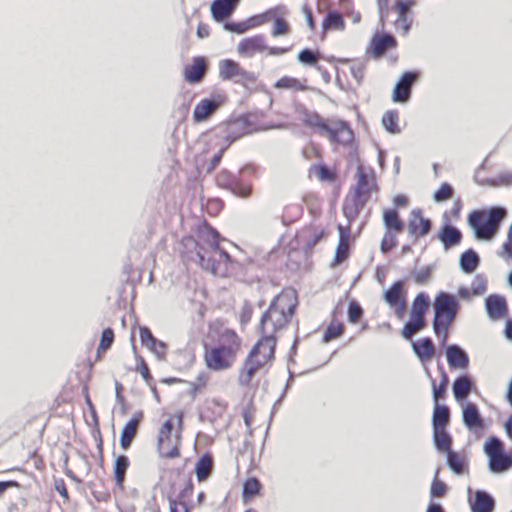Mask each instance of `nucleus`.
I'll use <instances>...</instances> for the list:
<instances>
[{
  "label": "nucleus",
  "instance_id": "obj_57",
  "mask_svg": "<svg viewBox=\"0 0 512 512\" xmlns=\"http://www.w3.org/2000/svg\"><path fill=\"white\" fill-rule=\"evenodd\" d=\"M446 382H447V376L444 373L442 375V384L440 385L439 388H437L435 382L432 381L433 397H434V400H435L436 404H438V399L440 397H442V395L444 393Z\"/></svg>",
  "mask_w": 512,
  "mask_h": 512
},
{
  "label": "nucleus",
  "instance_id": "obj_45",
  "mask_svg": "<svg viewBox=\"0 0 512 512\" xmlns=\"http://www.w3.org/2000/svg\"><path fill=\"white\" fill-rule=\"evenodd\" d=\"M498 255L505 261H512V223L507 234V241L502 245Z\"/></svg>",
  "mask_w": 512,
  "mask_h": 512
},
{
  "label": "nucleus",
  "instance_id": "obj_56",
  "mask_svg": "<svg viewBox=\"0 0 512 512\" xmlns=\"http://www.w3.org/2000/svg\"><path fill=\"white\" fill-rule=\"evenodd\" d=\"M288 32V25L287 23L281 19L277 18L274 23V28L272 31V34L274 37L285 35Z\"/></svg>",
  "mask_w": 512,
  "mask_h": 512
},
{
  "label": "nucleus",
  "instance_id": "obj_51",
  "mask_svg": "<svg viewBox=\"0 0 512 512\" xmlns=\"http://www.w3.org/2000/svg\"><path fill=\"white\" fill-rule=\"evenodd\" d=\"M113 340H114L113 330L110 328L105 329L101 336L99 350L109 349L113 343Z\"/></svg>",
  "mask_w": 512,
  "mask_h": 512
},
{
  "label": "nucleus",
  "instance_id": "obj_60",
  "mask_svg": "<svg viewBox=\"0 0 512 512\" xmlns=\"http://www.w3.org/2000/svg\"><path fill=\"white\" fill-rule=\"evenodd\" d=\"M138 371L142 375L143 379L148 383L151 379V376L149 374V369L144 361H141V363L139 364Z\"/></svg>",
  "mask_w": 512,
  "mask_h": 512
},
{
  "label": "nucleus",
  "instance_id": "obj_44",
  "mask_svg": "<svg viewBox=\"0 0 512 512\" xmlns=\"http://www.w3.org/2000/svg\"><path fill=\"white\" fill-rule=\"evenodd\" d=\"M211 470V460L209 457H202L196 464V474L199 481L205 480Z\"/></svg>",
  "mask_w": 512,
  "mask_h": 512
},
{
  "label": "nucleus",
  "instance_id": "obj_48",
  "mask_svg": "<svg viewBox=\"0 0 512 512\" xmlns=\"http://www.w3.org/2000/svg\"><path fill=\"white\" fill-rule=\"evenodd\" d=\"M342 331H343V327L341 324L337 323H333L331 324L326 332H325V335H324V338H323V341L325 343L331 341L332 339H335L337 337H339L341 334H342Z\"/></svg>",
  "mask_w": 512,
  "mask_h": 512
},
{
  "label": "nucleus",
  "instance_id": "obj_15",
  "mask_svg": "<svg viewBox=\"0 0 512 512\" xmlns=\"http://www.w3.org/2000/svg\"><path fill=\"white\" fill-rule=\"evenodd\" d=\"M463 422L468 429H481L483 427V421L479 414L476 405L472 403L463 404L462 408Z\"/></svg>",
  "mask_w": 512,
  "mask_h": 512
},
{
  "label": "nucleus",
  "instance_id": "obj_2",
  "mask_svg": "<svg viewBox=\"0 0 512 512\" xmlns=\"http://www.w3.org/2000/svg\"><path fill=\"white\" fill-rule=\"evenodd\" d=\"M296 305L297 295L294 290H283L277 295L261 319L262 335L274 337V333L287 324Z\"/></svg>",
  "mask_w": 512,
  "mask_h": 512
},
{
  "label": "nucleus",
  "instance_id": "obj_10",
  "mask_svg": "<svg viewBox=\"0 0 512 512\" xmlns=\"http://www.w3.org/2000/svg\"><path fill=\"white\" fill-rule=\"evenodd\" d=\"M226 102V97L221 94L214 95L210 99H203L194 109L193 117L196 122L207 120L221 105Z\"/></svg>",
  "mask_w": 512,
  "mask_h": 512
},
{
  "label": "nucleus",
  "instance_id": "obj_43",
  "mask_svg": "<svg viewBox=\"0 0 512 512\" xmlns=\"http://www.w3.org/2000/svg\"><path fill=\"white\" fill-rule=\"evenodd\" d=\"M402 297V284L400 282L394 283V285L385 293V300L390 305H397L401 301Z\"/></svg>",
  "mask_w": 512,
  "mask_h": 512
},
{
  "label": "nucleus",
  "instance_id": "obj_1",
  "mask_svg": "<svg viewBox=\"0 0 512 512\" xmlns=\"http://www.w3.org/2000/svg\"><path fill=\"white\" fill-rule=\"evenodd\" d=\"M242 349L240 337L231 329L220 331L215 345L205 349L206 367L214 372H222L233 367Z\"/></svg>",
  "mask_w": 512,
  "mask_h": 512
},
{
  "label": "nucleus",
  "instance_id": "obj_3",
  "mask_svg": "<svg viewBox=\"0 0 512 512\" xmlns=\"http://www.w3.org/2000/svg\"><path fill=\"white\" fill-rule=\"evenodd\" d=\"M505 216L504 208L494 207L489 210L472 212L469 215L468 223L478 240L490 241L498 233L500 223Z\"/></svg>",
  "mask_w": 512,
  "mask_h": 512
},
{
  "label": "nucleus",
  "instance_id": "obj_64",
  "mask_svg": "<svg viewBox=\"0 0 512 512\" xmlns=\"http://www.w3.org/2000/svg\"><path fill=\"white\" fill-rule=\"evenodd\" d=\"M394 203L396 206H405L407 204V198L404 195H397L394 198Z\"/></svg>",
  "mask_w": 512,
  "mask_h": 512
},
{
  "label": "nucleus",
  "instance_id": "obj_62",
  "mask_svg": "<svg viewBox=\"0 0 512 512\" xmlns=\"http://www.w3.org/2000/svg\"><path fill=\"white\" fill-rule=\"evenodd\" d=\"M18 483L15 481H6V482H0V497L2 494L11 487H17Z\"/></svg>",
  "mask_w": 512,
  "mask_h": 512
},
{
  "label": "nucleus",
  "instance_id": "obj_6",
  "mask_svg": "<svg viewBox=\"0 0 512 512\" xmlns=\"http://www.w3.org/2000/svg\"><path fill=\"white\" fill-rule=\"evenodd\" d=\"M458 308L459 304L456 297L445 292H441L436 296L433 327L438 336H443V341H446L448 327L454 320Z\"/></svg>",
  "mask_w": 512,
  "mask_h": 512
},
{
  "label": "nucleus",
  "instance_id": "obj_38",
  "mask_svg": "<svg viewBox=\"0 0 512 512\" xmlns=\"http://www.w3.org/2000/svg\"><path fill=\"white\" fill-rule=\"evenodd\" d=\"M425 326V319L424 318H416L410 316L409 322L404 326L402 331V336L405 339H411V337L422 330Z\"/></svg>",
  "mask_w": 512,
  "mask_h": 512
},
{
  "label": "nucleus",
  "instance_id": "obj_29",
  "mask_svg": "<svg viewBox=\"0 0 512 512\" xmlns=\"http://www.w3.org/2000/svg\"><path fill=\"white\" fill-rule=\"evenodd\" d=\"M395 45H396L395 39L393 38V36H391L389 34H377L374 36V38L372 40V48H373L374 53L377 56L384 53V51L387 48L395 47Z\"/></svg>",
  "mask_w": 512,
  "mask_h": 512
},
{
  "label": "nucleus",
  "instance_id": "obj_55",
  "mask_svg": "<svg viewBox=\"0 0 512 512\" xmlns=\"http://www.w3.org/2000/svg\"><path fill=\"white\" fill-rule=\"evenodd\" d=\"M298 60L303 64L312 66L316 64L317 57L312 51L305 49L299 53Z\"/></svg>",
  "mask_w": 512,
  "mask_h": 512
},
{
  "label": "nucleus",
  "instance_id": "obj_5",
  "mask_svg": "<svg viewBox=\"0 0 512 512\" xmlns=\"http://www.w3.org/2000/svg\"><path fill=\"white\" fill-rule=\"evenodd\" d=\"M202 235L210 245L211 256L206 258L201 250H199L197 257L200 265L216 276H226L228 273L229 256L218 247V233L211 228H205L202 231Z\"/></svg>",
  "mask_w": 512,
  "mask_h": 512
},
{
  "label": "nucleus",
  "instance_id": "obj_28",
  "mask_svg": "<svg viewBox=\"0 0 512 512\" xmlns=\"http://www.w3.org/2000/svg\"><path fill=\"white\" fill-rule=\"evenodd\" d=\"M473 512H492L494 507L493 499L485 492L478 491L475 501L471 504Z\"/></svg>",
  "mask_w": 512,
  "mask_h": 512
},
{
  "label": "nucleus",
  "instance_id": "obj_58",
  "mask_svg": "<svg viewBox=\"0 0 512 512\" xmlns=\"http://www.w3.org/2000/svg\"><path fill=\"white\" fill-rule=\"evenodd\" d=\"M395 245V237L391 232H388L385 234L382 243H381V249L383 252H387L391 250Z\"/></svg>",
  "mask_w": 512,
  "mask_h": 512
},
{
  "label": "nucleus",
  "instance_id": "obj_39",
  "mask_svg": "<svg viewBox=\"0 0 512 512\" xmlns=\"http://www.w3.org/2000/svg\"><path fill=\"white\" fill-rule=\"evenodd\" d=\"M128 466L129 460L126 456L121 455L116 458L114 463V474L118 486H122Z\"/></svg>",
  "mask_w": 512,
  "mask_h": 512
},
{
  "label": "nucleus",
  "instance_id": "obj_7",
  "mask_svg": "<svg viewBox=\"0 0 512 512\" xmlns=\"http://www.w3.org/2000/svg\"><path fill=\"white\" fill-rule=\"evenodd\" d=\"M305 122L318 129L319 133L327 136L332 142L348 144L353 139V133L343 122L325 123L317 115L307 116Z\"/></svg>",
  "mask_w": 512,
  "mask_h": 512
},
{
  "label": "nucleus",
  "instance_id": "obj_52",
  "mask_svg": "<svg viewBox=\"0 0 512 512\" xmlns=\"http://www.w3.org/2000/svg\"><path fill=\"white\" fill-rule=\"evenodd\" d=\"M412 25V18L409 15H398V18L395 22L396 29H401L403 35H407L410 27Z\"/></svg>",
  "mask_w": 512,
  "mask_h": 512
},
{
  "label": "nucleus",
  "instance_id": "obj_63",
  "mask_svg": "<svg viewBox=\"0 0 512 512\" xmlns=\"http://www.w3.org/2000/svg\"><path fill=\"white\" fill-rule=\"evenodd\" d=\"M197 35L199 38H205L209 35V28L206 25L200 24L197 28Z\"/></svg>",
  "mask_w": 512,
  "mask_h": 512
},
{
  "label": "nucleus",
  "instance_id": "obj_13",
  "mask_svg": "<svg viewBox=\"0 0 512 512\" xmlns=\"http://www.w3.org/2000/svg\"><path fill=\"white\" fill-rule=\"evenodd\" d=\"M431 223L423 218L420 210H413L408 224V229L413 236H423L430 230Z\"/></svg>",
  "mask_w": 512,
  "mask_h": 512
},
{
  "label": "nucleus",
  "instance_id": "obj_4",
  "mask_svg": "<svg viewBox=\"0 0 512 512\" xmlns=\"http://www.w3.org/2000/svg\"><path fill=\"white\" fill-rule=\"evenodd\" d=\"M182 414L170 416L161 426L158 434V451L162 457L179 456L182 434Z\"/></svg>",
  "mask_w": 512,
  "mask_h": 512
},
{
  "label": "nucleus",
  "instance_id": "obj_26",
  "mask_svg": "<svg viewBox=\"0 0 512 512\" xmlns=\"http://www.w3.org/2000/svg\"><path fill=\"white\" fill-rule=\"evenodd\" d=\"M323 35L329 30L343 31L345 22L342 15L337 11H329L322 23Z\"/></svg>",
  "mask_w": 512,
  "mask_h": 512
},
{
  "label": "nucleus",
  "instance_id": "obj_53",
  "mask_svg": "<svg viewBox=\"0 0 512 512\" xmlns=\"http://www.w3.org/2000/svg\"><path fill=\"white\" fill-rule=\"evenodd\" d=\"M439 469H437L434 481L431 486V495L433 497H441L446 492V485L437 479Z\"/></svg>",
  "mask_w": 512,
  "mask_h": 512
},
{
  "label": "nucleus",
  "instance_id": "obj_16",
  "mask_svg": "<svg viewBox=\"0 0 512 512\" xmlns=\"http://www.w3.org/2000/svg\"><path fill=\"white\" fill-rule=\"evenodd\" d=\"M446 357L451 368L465 369L468 366L467 354L457 345L446 348Z\"/></svg>",
  "mask_w": 512,
  "mask_h": 512
},
{
  "label": "nucleus",
  "instance_id": "obj_32",
  "mask_svg": "<svg viewBox=\"0 0 512 512\" xmlns=\"http://www.w3.org/2000/svg\"><path fill=\"white\" fill-rule=\"evenodd\" d=\"M193 492V485L188 483L184 490L179 495L180 501H170V512H189V508L185 503L186 498H188Z\"/></svg>",
  "mask_w": 512,
  "mask_h": 512
},
{
  "label": "nucleus",
  "instance_id": "obj_30",
  "mask_svg": "<svg viewBox=\"0 0 512 512\" xmlns=\"http://www.w3.org/2000/svg\"><path fill=\"white\" fill-rule=\"evenodd\" d=\"M241 74L239 65L232 60H222L219 64V75L222 79L230 80Z\"/></svg>",
  "mask_w": 512,
  "mask_h": 512
},
{
  "label": "nucleus",
  "instance_id": "obj_54",
  "mask_svg": "<svg viewBox=\"0 0 512 512\" xmlns=\"http://www.w3.org/2000/svg\"><path fill=\"white\" fill-rule=\"evenodd\" d=\"M140 339L143 346L149 349V347L157 340L147 327H140Z\"/></svg>",
  "mask_w": 512,
  "mask_h": 512
},
{
  "label": "nucleus",
  "instance_id": "obj_17",
  "mask_svg": "<svg viewBox=\"0 0 512 512\" xmlns=\"http://www.w3.org/2000/svg\"><path fill=\"white\" fill-rule=\"evenodd\" d=\"M141 417V414L137 415L136 417L128 421L126 425L123 427L121 432L120 445L124 450H127L131 446L137 434Z\"/></svg>",
  "mask_w": 512,
  "mask_h": 512
},
{
  "label": "nucleus",
  "instance_id": "obj_59",
  "mask_svg": "<svg viewBox=\"0 0 512 512\" xmlns=\"http://www.w3.org/2000/svg\"><path fill=\"white\" fill-rule=\"evenodd\" d=\"M362 315V309L359 305L352 303L349 307V320L352 323H356Z\"/></svg>",
  "mask_w": 512,
  "mask_h": 512
},
{
  "label": "nucleus",
  "instance_id": "obj_9",
  "mask_svg": "<svg viewBox=\"0 0 512 512\" xmlns=\"http://www.w3.org/2000/svg\"><path fill=\"white\" fill-rule=\"evenodd\" d=\"M275 345L276 340L274 337L262 335V338L250 352L248 357L253 358L264 367L273 359Z\"/></svg>",
  "mask_w": 512,
  "mask_h": 512
},
{
  "label": "nucleus",
  "instance_id": "obj_12",
  "mask_svg": "<svg viewBox=\"0 0 512 512\" xmlns=\"http://www.w3.org/2000/svg\"><path fill=\"white\" fill-rule=\"evenodd\" d=\"M416 73H405L402 79L396 84L393 92V100L396 102H405L410 96V88L416 80Z\"/></svg>",
  "mask_w": 512,
  "mask_h": 512
},
{
  "label": "nucleus",
  "instance_id": "obj_61",
  "mask_svg": "<svg viewBox=\"0 0 512 512\" xmlns=\"http://www.w3.org/2000/svg\"><path fill=\"white\" fill-rule=\"evenodd\" d=\"M388 3L389 0H377L381 19H383L388 12Z\"/></svg>",
  "mask_w": 512,
  "mask_h": 512
},
{
  "label": "nucleus",
  "instance_id": "obj_37",
  "mask_svg": "<svg viewBox=\"0 0 512 512\" xmlns=\"http://www.w3.org/2000/svg\"><path fill=\"white\" fill-rule=\"evenodd\" d=\"M461 238L460 232L452 226L446 225L440 235V239L445 247L453 246L459 243Z\"/></svg>",
  "mask_w": 512,
  "mask_h": 512
},
{
  "label": "nucleus",
  "instance_id": "obj_18",
  "mask_svg": "<svg viewBox=\"0 0 512 512\" xmlns=\"http://www.w3.org/2000/svg\"><path fill=\"white\" fill-rule=\"evenodd\" d=\"M486 291V280L481 276H475L471 285L459 288L458 294L464 300H470L474 296H480Z\"/></svg>",
  "mask_w": 512,
  "mask_h": 512
},
{
  "label": "nucleus",
  "instance_id": "obj_33",
  "mask_svg": "<svg viewBox=\"0 0 512 512\" xmlns=\"http://www.w3.org/2000/svg\"><path fill=\"white\" fill-rule=\"evenodd\" d=\"M449 421V410L445 406H440L439 404H435L434 414H433V428L437 429H445L446 424Z\"/></svg>",
  "mask_w": 512,
  "mask_h": 512
},
{
  "label": "nucleus",
  "instance_id": "obj_40",
  "mask_svg": "<svg viewBox=\"0 0 512 512\" xmlns=\"http://www.w3.org/2000/svg\"><path fill=\"white\" fill-rule=\"evenodd\" d=\"M260 488L261 484L256 478L248 479L243 485V501L248 503L253 497L258 495Z\"/></svg>",
  "mask_w": 512,
  "mask_h": 512
},
{
  "label": "nucleus",
  "instance_id": "obj_35",
  "mask_svg": "<svg viewBox=\"0 0 512 512\" xmlns=\"http://www.w3.org/2000/svg\"><path fill=\"white\" fill-rule=\"evenodd\" d=\"M478 263V255L472 250L466 251L460 258V267L466 273L474 271L478 266Z\"/></svg>",
  "mask_w": 512,
  "mask_h": 512
},
{
  "label": "nucleus",
  "instance_id": "obj_49",
  "mask_svg": "<svg viewBox=\"0 0 512 512\" xmlns=\"http://www.w3.org/2000/svg\"><path fill=\"white\" fill-rule=\"evenodd\" d=\"M452 195V188L450 185L444 183L441 187L434 193V200L436 202H442L448 200Z\"/></svg>",
  "mask_w": 512,
  "mask_h": 512
},
{
  "label": "nucleus",
  "instance_id": "obj_20",
  "mask_svg": "<svg viewBox=\"0 0 512 512\" xmlns=\"http://www.w3.org/2000/svg\"><path fill=\"white\" fill-rule=\"evenodd\" d=\"M206 69L205 61L199 57L194 59L193 63L185 68V79L190 83L199 82L204 76Z\"/></svg>",
  "mask_w": 512,
  "mask_h": 512
},
{
  "label": "nucleus",
  "instance_id": "obj_22",
  "mask_svg": "<svg viewBox=\"0 0 512 512\" xmlns=\"http://www.w3.org/2000/svg\"><path fill=\"white\" fill-rule=\"evenodd\" d=\"M262 367L263 366L253 358L248 357L242 369L240 370L238 378L239 383L242 386L249 385L255 373Z\"/></svg>",
  "mask_w": 512,
  "mask_h": 512
},
{
  "label": "nucleus",
  "instance_id": "obj_41",
  "mask_svg": "<svg viewBox=\"0 0 512 512\" xmlns=\"http://www.w3.org/2000/svg\"><path fill=\"white\" fill-rule=\"evenodd\" d=\"M384 223L389 230L400 232L403 230V223L394 210H387L384 212Z\"/></svg>",
  "mask_w": 512,
  "mask_h": 512
},
{
  "label": "nucleus",
  "instance_id": "obj_31",
  "mask_svg": "<svg viewBox=\"0 0 512 512\" xmlns=\"http://www.w3.org/2000/svg\"><path fill=\"white\" fill-rule=\"evenodd\" d=\"M434 443L438 451L446 454L451 452V437L445 429L434 430Z\"/></svg>",
  "mask_w": 512,
  "mask_h": 512
},
{
  "label": "nucleus",
  "instance_id": "obj_50",
  "mask_svg": "<svg viewBox=\"0 0 512 512\" xmlns=\"http://www.w3.org/2000/svg\"><path fill=\"white\" fill-rule=\"evenodd\" d=\"M415 5V0H396L395 11L398 15H408L411 8Z\"/></svg>",
  "mask_w": 512,
  "mask_h": 512
},
{
  "label": "nucleus",
  "instance_id": "obj_8",
  "mask_svg": "<svg viewBox=\"0 0 512 512\" xmlns=\"http://www.w3.org/2000/svg\"><path fill=\"white\" fill-rule=\"evenodd\" d=\"M484 450L489 458V468L493 473H502L512 468V450L505 454L499 439L491 438L486 442Z\"/></svg>",
  "mask_w": 512,
  "mask_h": 512
},
{
  "label": "nucleus",
  "instance_id": "obj_25",
  "mask_svg": "<svg viewBox=\"0 0 512 512\" xmlns=\"http://www.w3.org/2000/svg\"><path fill=\"white\" fill-rule=\"evenodd\" d=\"M412 348L421 362L429 361L435 352L434 345L429 338L423 339L421 342H412Z\"/></svg>",
  "mask_w": 512,
  "mask_h": 512
},
{
  "label": "nucleus",
  "instance_id": "obj_36",
  "mask_svg": "<svg viewBox=\"0 0 512 512\" xmlns=\"http://www.w3.org/2000/svg\"><path fill=\"white\" fill-rule=\"evenodd\" d=\"M428 306H429L428 297L423 293L419 294L413 302L410 316L416 317V318H424V315L428 309Z\"/></svg>",
  "mask_w": 512,
  "mask_h": 512
},
{
  "label": "nucleus",
  "instance_id": "obj_21",
  "mask_svg": "<svg viewBox=\"0 0 512 512\" xmlns=\"http://www.w3.org/2000/svg\"><path fill=\"white\" fill-rule=\"evenodd\" d=\"M235 10L226 0H215L211 5V14L215 21L222 22L230 17Z\"/></svg>",
  "mask_w": 512,
  "mask_h": 512
},
{
  "label": "nucleus",
  "instance_id": "obj_19",
  "mask_svg": "<svg viewBox=\"0 0 512 512\" xmlns=\"http://www.w3.org/2000/svg\"><path fill=\"white\" fill-rule=\"evenodd\" d=\"M338 232H339V244L337 246L336 254H335V263L336 264H339V263L345 261L349 255V239H350L349 229L344 228L343 226L339 225Z\"/></svg>",
  "mask_w": 512,
  "mask_h": 512
},
{
  "label": "nucleus",
  "instance_id": "obj_47",
  "mask_svg": "<svg viewBox=\"0 0 512 512\" xmlns=\"http://www.w3.org/2000/svg\"><path fill=\"white\" fill-rule=\"evenodd\" d=\"M149 350L157 357L159 360H165L166 354H167V345L160 340H156L155 343H153Z\"/></svg>",
  "mask_w": 512,
  "mask_h": 512
},
{
  "label": "nucleus",
  "instance_id": "obj_11",
  "mask_svg": "<svg viewBox=\"0 0 512 512\" xmlns=\"http://www.w3.org/2000/svg\"><path fill=\"white\" fill-rule=\"evenodd\" d=\"M266 45L262 36L243 39L237 46V52L244 57H251L255 53L264 52Z\"/></svg>",
  "mask_w": 512,
  "mask_h": 512
},
{
  "label": "nucleus",
  "instance_id": "obj_24",
  "mask_svg": "<svg viewBox=\"0 0 512 512\" xmlns=\"http://www.w3.org/2000/svg\"><path fill=\"white\" fill-rule=\"evenodd\" d=\"M262 23H263V19L261 16H254V17H251L243 22L226 23L224 25V29L229 32L243 34L246 31H248L249 29L260 26Z\"/></svg>",
  "mask_w": 512,
  "mask_h": 512
},
{
  "label": "nucleus",
  "instance_id": "obj_46",
  "mask_svg": "<svg viewBox=\"0 0 512 512\" xmlns=\"http://www.w3.org/2000/svg\"><path fill=\"white\" fill-rule=\"evenodd\" d=\"M275 87L279 89H294L301 90L303 86L301 83L294 78L291 77H283L275 83Z\"/></svg>",
  "mask_w": 512,
  "mask_h": 512
},
{
  "label": "nucleus",
  "instance_id": "obj_27",
  "mask_svg": "<svg viewBox=\"0 0 512 512\" xmlns=\"http://www.w3.org/2000/svg\"><path fill=\"white\" fill-rule=\"evenodd\" d=\"M472 381L468 376H461L457 378L453 384V394L455 399L462 401L472 389Z\"/></svg>",
  "mask_w": 512,
  "mask_h": 512
},
{
  "label": "nucleus",
  "instance_id": "obj_23",
  "mask_svg": "<svg viewBox=\"0 0 512 512\" xmlns=\"http://www.w3.org/2000/svg\"><path fill=\"white\" fill-rule=\"evenodd\" d=\"M262 367L263 366L253 358L248 357L242 369L240 370L238 378L239 383L242 386L249 385L255 373Z\"/></svg>",
  "mask_w": 512,
  "mask_h": 512
},
{
  "label": "nucleus",
  "instance_id": "obj_14",
  "mask_svg": "<svg viewBox=\"0 0 512 512\" xmlns=\"http://www.w3.org/2000/svg\"><path fill=\"white\" fill-rule=\"evenodd\" d=\"M485 305L489 317L493 320L502 318L507 311L506 301L504 297L499 295L489 296Z\"/></svg>",
  "mask_w": 512,
  "mask_h": 512
},
{
  "label": "nucleus",
  "instance_id": "obj_34",
  "mask_svg": "<svg viewBox=\"0 0 512 512\" xmlns=\"http://www.w3.org/2000/svg\"><path fill=\"white\" fill-rule=\"evenodd\" d=\"M447 462L449 468L455 473V474H463L466 471V460L463 456L454 453L453 451L447 453Z\"/></svg>",
  "mask_w": 512,
  "mask_h": 512
},
{
  "label": "nucleus",
  "instance_id": "obj_42",
  "mask_svg": "<svg viewBox=\"0 0 512 512\" xmlns=\"http://www.w3.org/2000/svg\"><path fill=\"white\" fill-rule=\"evenodd\" d=\"M382 124L385 129L392 134L400 132L398 126V113L395 111H387L382 118Z\"/></svg>",
  "mask_w": 512,
  "mask_h": 512
}]
</instances>
